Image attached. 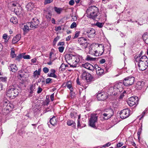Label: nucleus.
I'll return each mask as SVG.
<instances>
[{"label": "nucleus", "mask_w": 148, "mask_h": 148, "mask_svg": "<svg viewBox=\"0 0 148 148\" xmlns=\"http://www.w3.org/2000/svg\"><path fill=\"white\" fill-rule=\"evenodd\" d=\"M75 1L73 0H71L69 2V4L71 5H73Z\"/></svg>", "instance_id": "obj_51"}, {"label": "nucleus", "mask_w": 148, "mask_h": 148, "mask_svg": "<svg viewBox=\"0 0 148 148\" xmlns=\"http://www.w3.org/2000/svg\"><path fill=\"white\" fill-rule=\"evenodd\" d=\"M21 28L23 29L25 32H27L29 30L31 29V23L29 22L26 24H23L20 25Z\"/></svg>", "instance_id": "obj_12"}, {"label": "nucleus", "mask_w": 148, "mask_h": 148, "mask_svg": "<svg viewBox=\"0 0 148 148\" xmlns=\"http://www.w3.org/2000/svg\"><path fill=\"white\" fill-rule=\"evenodd\" d=\"M70 115L72 118H75L77 116L75 112V110L72 112H71Z\"/></svg>", "instance_id": "obj_34"}, {"label": "nucleus", "mask_w": 148, "mask_h": 148, "mask_svg": "<svg viewBox=\"0 0 148 148\" xmlns=\"http://www.w3.org/2000/svg\"><path fill=\"white\" fill-rule=\"evenodd\" d=\"M86 33L88 37L92 38L95 36V31L94 29L89 28L87 30Z\"/></svg>", "instance_id": "obj_16"}, {"label": "nucleus", "mask_w": 148, "mask_h": 148, "mask_svg": "<svg viewBox=\"0 0 148 148\" xmlns=\"http://www.w3.org/2000/svg\"><path fill=\"white\" fill-rule=\"evenodd\" d=\"M86 12L88 17L95 20L98 15L99 10L95 6L90 7L86 10Z\"/></svg>", "instance_id": "obj_2"}, {"label": "nucleus", "mask_w": 148, "mask_h": 148, "mask_svg": "<svg viewBox=\"0 0 148 148\" xmlns=\"http://www.w3.org/2000/svg\"><path fill=\"white\" fill-rule=\"evenodd\" d=\"M59 39V37L57 36L53 40V44L54 45H56L57 41Z\"/></svg>", "instance_id": "obj_43"}, {"label": "nucleus", "mask_w": 148, "mask_h": 148, "mask_svg": "<svg viewBox=\"0 0 148 148\" xmlns=\"http://www.w3.org/2000/svg\"><path fill=\"white\" fill-rule=\"evenodd\" d=\"M101 119L102 120H107L111 117V115L110 114L104 113L101 114Z\"/></svg>", "instance_id": "obj_19"}, {"label": "nucleus", "mask_w": 148, "mask_h": 148, "mask_svg": "<svg viewBox=\"0 0 148 148\" xmlns=\"http://www.w3.org/2000/svg\"><path fill=\"white\" fill-rule=\"evenodd\" d=\"M142 125H141V128L139 129L138 132L137 133L138 137L139 139L140 137V134H141L142 130Z\"/></svg>", "instance_id": "obj_38"}, {"label": "nucleus", "mask_w": 148, "mask_h": 148, "mask_svg": "<svg viewBox=\"0 0 148 148\" xmlns=\"http://www.w3.org/2000/svg\"><path fill=\"white\" fill-rule=\"evenodd\" d=\"M53 54V53L52 52L50 53V55H49V58L50 59V60H54L55 59L53 58L52 57V55Z\"/></svg>", "instance_id": "obj_53"}, {"label": "nucleus", "mask_w": 148, "mask_h": 148, "mask_svg": "<svg viewBox=\"0 0 148 148\" xmlns=\"http://www.w3.org/2000/svg\"><path fill=\"white\" fill-rule=\"evenodd\" d=\"M42 89L41 87H39L38 88L37 93L38 94H39L42 92Z\"/></svg>", "instance_id": "obj_49"}, {"label": "nucleus", "mask_w": 148, "mask_h": 148, "mask_svg": "<svg viewBox=\"0 0 148 148\" xmlns=\"http://www.w3.org/2000/svg\"><path fill=\"white\" fill-rule=\"evenodd\" d=\"M110 145L111 144L110 143H108L106 144L105 145H103V147H108L110 146Z\"/></svg>", "instance_id": "obj_58"}, {"label": "nucleus", "mask_w": 148, "mask_h": 148, "mask_svg": "<svg viewBox=\"0 0 148 148\" xmlns=\"http://www.w3.org/2000/svg\"><path fill=\"white\" fill-rule=\"evenodd\" d=\"M37 75H38V73L37 72V70H36L34 73L33 76L34 77H35Z\"/></svg>", "instance_id": "obj_57"}, {"label": "nucleus", "mask_w": 148, "mask_h": 148, "mask_svg": "<svg viewBox=\"0 0 148 148\" xmlns=\"http://www.w3.org/2000/svg\"><path fill=\"white\" fill-rule=\"evenodd\" d=\"M23 58L25 59H29L30 58V56L29 55H26L23 56Z\"/></svg>", "instance_id": "obj_54"}, {"label": "nucleus", "mask_w": 148, "mask_h": 148, "mask_svg": "<svg viewBox=\"0 0 148 148\" xmlns=\"http://www.w3.org/2000/svg\"><path fill=\"white\" fill-rule=\"evenodd\" d=\"M135 80V78L132 76L127 77L124 79L123 82L124 85L126 86L131 85L133 84Z\"/></svg>", "instance_id": "obj_8"}, {"label": "nucleus", "mask_w": 148, "mask_h": 148, "mask_svg": "<svg viewBox=\"0 0 148 148\" xmlns=\"http://www.w3.org/2000/svg\"><path fill=\"white\" fill-rule=\"evenodd\" d=\"M89 53L90 54L92 55H94L96 56V49H95L93 48L90 47L89 48Z\"/></svg>", "instance_id": "obj_28"}, {"label": "nucleus", "mask_w": 148, "mask_h": 148, "mask_svg": "<svg viewBox=\"0 0 148 148\" xmlns=\"http://www.w3.org/2000/svg\"><path fill=\"white\" fill-rule=\"evenodd\" d=\"M53 0H45L44 2V4L46 5L52 2Z\"/></svg>", "instance_id": "obj_44"}, {"label": "nucleus", "mask_w": 148, "mask_h": 148, "mask_svg": "<svg viewBox=\"0 0 148 148\" xmlns=\"http://www.w3.org/2000/svg\"><path fill=\"white\" fill-rule=\"evenodd\" d=\"M123 144V143L122 142H119L116 145L117 147H121Z\"/></svg>", "instance_id": "obj_55"}, {"label": "nucleus", "mask_w": 148, "mask_h": 148, "mask_svg": "<svg viewBox=\"0 0 148 148\" xmlns=\"http://www.w3.org/2000/svg\"><path fill=\"white\" fill-rule=\"evenodd\" d=\"M136 65H138L139 69L141 71L146 69L148 66V58L145 56H141L140 53L135 56Z\"/></svg>", "instance_id": "obj_1"}, {"label": "nucleus", "mask_w": 148, "mask_h": 148, "mask_svg": "<svg viewBox=\"0 0 148 148\" xmlns=\"http://www.w3.org/2000/svg\"><path fill=\"white\" fill-rule=\"evenodd\" d=\"M77 27V24L75 22H73L71 24L70 26V28L71 29H73Z\"/></svg>", "instance_id": "obj_40"}, {"label": "nucleus", "mask_w": 148, "mask_h": 148, "mask_svg": "<svg viewBox=\"0 0 148 148\" xmlns=\"http://www.w3.org/2000/svg\"><path fill=\"white\" fill-rule=\"evenodd\" d=\"M67 125L69 126H72V127L74 129L75 128L76 124L72 120H68Z\"/></svg>", "instance_id": "obj_27"}, {"label": "nucleus", "mask_w": 148, "mask_h": 148, "mask_svg": "<svg viewBox=\"0 0 148 148\" xmlns=\"http://www.w3.org/2000/svg\"><path fill=\"white\" fill-rule=\"evenodd\" d=\"M23 54H20L17 56L16 59H17L23 58Z\"/></svg>", "instance_id": "obj_52"}, {"label": "nucleus", "mask_w": 148, "mask_h": 148, "mask_svg": "<svg viewBox=\"0 0 148 148\" xmlns=\"http://www.w3.org/2000/svg\"><path fill=\"white\" fill-rule=\"evenodd\" d=\"M75 93L73 92V91H70V96L72 98H73L75 97Z\"/></svg>", "instance_id": "obj_47"}, {"label": "nucleus", "mask_w": 148, "mask_h": 148, "mask_svg": "<svg viewBox=\"0 0 148 148\" xmlns=\"http://www.w3.org/2000/svg\"><path fill=\"white\" fill-rule=\"evenodd\" d=\"M58 120L57 118L55 116H53L49 120L50 123L53 125L54 126L56 125L57 122Z\"/></svg>", "instance_id": "obj_22"}, {"label": "nucleus", "mask_w": 148, "mask_h": 148, "mask_svg": "<svg viewBox=\"0 0 148 148\" xmlns=\"http://www.w3.org/2000/svg\"><path fill=\"white\" fill-rule=\"evenodd\" d=\"M64 49V47L63 46L58 47L60 53H62L63 52Z\"/></svg>", "instance_id": "obj_45"}, {"label": "nucleus", "mask_w": 148, "mask_h": 148, "mask_svg": "<svg viewBox=\"0 0 148 148\" xmlns=\"http://www.w3.org/2000/svg\"><path fill=\"white\" fill-rule=\"evenodd\" d=\"M43 71L45 73H47L49 72V69L47 67H45L43 69Z\"/></svg>", "instance_id": "obj_46"}, {"label": "nucleus", "mask_w": 148, "mask_h": 148, "mask_svg": "<svg viewBox=\"0 0 148 148\" xmlns=\"http://www.w3.org/2000/svg\"><path fill=\"white\" fill-rule=\"evenodd\" d=\"M10 21L14 24H16L17 23L18 21L17 18L15 17H12L10 19Z\"/></svg>", "instance_id": "obj_32"}, {"label": "nucleus", "mask_w": 148, "mask_h": 148, "mask_svg": "<svg viewBox=\"0 0 148 148\" xmlns=\"http://www.w3.org/2000/svg\"><path fill=\"white\" fill-rule=\"evenodd\" d=\"M112 118L113 119L112 121V123H113V125L112 124V126L116 124L118 122V119L115 116H112Z\"/></svg>", "instance_id": "obj_30"}, {"label": "nucleus", "mask_w": 148, "mask_h": 148, "mask_svg": "<svg viewBox=\"0 0 148 148\" xmlns=\"http://www.w3.org/2000/svg\"><path fill=\"white\" fill-rule=\"evenodd\" d=\"M48 14L49 15H46V17L48 20L50 21L51 19V14L50 13H48Z\"/></svg>", "instance_id": "obj_48"}, {"label": "nucleus", "mask_w": 148, "mask_h": 148, "mask_svg": "<svg viewBox=\"0 0 148 148\" xmlns=\"http://www.w3.org/2000/svg\"><path fill=\"white\" fill-rule=\"evenodd\" d=\"M61 27L60 26H58L56 28L55 30L56 31H58L61 30Z\"/></svg>", "instance_id": "obj_63"}, {"label": "nucleus", "mask_w": 148, "mask_h": 148, "mask_svg": "<svg viewBox=\"0 0 148 148\" xmlns=\"http://www.w3.org/2000/svg\"><path fill=\"white\" fill-rule=\"evenodd\" d=\"M7 78L6 77H0V82H7Z\"/></svg>", "instance_id": "obj_37"}, {"label": "nucleus", "mask_w": 148, "mask_h": 148, "mask_svg": "<svg viewBox=\"0 0 148 148\" xmlns=\"http://www.w3.org/2000/svg\"><path fill=\"white\" fill-rule=\"evenodd\" d=\"M130 114V110L129 109H124L122 110L120 113V117L122 119H125L127 118Z\"/></svg>", "instance_id": "obj_10"}, {"label": "nucleus", "mask_w": 148, "mask_h": 148, "mask_svg": "<svg viewBox=\"0 0 148 148\" xmlns=\"http://www.w3.org/2000/svg\"><path fill=\"white\" fill-rule=\"evenodd\" d=\"M51 73H49L48 74V75L50 77H52L54 78H56L57 76L55 74L56 72L55 70L54 69H51L50 70Z\"/></svg>", "instance_id": "obj_25"}, {"label": "nucleus", "mask_w": 148, "mask_h": 148, "mask_svg": "<svg viewBox=\"0 0 148 148\" xmlns=\"http://www.w3.org/2000/svg\"><path fill=\"white\" fill-rule=\"evenodd\" d=\"M96 74L98 75L101 76L104 74L103 70L100 67H98L96 69Z\"/></svg>", "instance_id": "obj_21"}, {"label": "nucleus", "mask_w": 148, "mask_h": 148, "mask_svg": "<svg viewBox=\"0 0 148 148\" xmlns=\"http://www.w3.org/2000/svg\"><path fill=\"white\" fill-rule=\"evenodd\" d=\"M64 45V42H58V46H60V45L63 46Z\"/></svg>", "instance_id": "obj_59"}, {"label": "nucleus", "mask_w": 148, "mask_h": 148, "mask_svg": "<svg viewBox=\"0 0 148 148\" xmlns=\"http://www.w3.org/2000/svg\"><path fill=\"white\" fill-rule=\"evenodd\" d=\"M146 111H147L146 110H145L144 111V112H143V113H142V114L141 115V118H142L145 115V113L146 112Z\"/></svg>", "instance_id": "obj_64"}, {"label": "nucleus", "mask_w": 148, "mask_h": 148, "mask_svg": "<svg viewBox=\"0 0 148 148\" xmlns=\"http://www.w3.org/2000/svg\"><path fill=\"white\" fill-rule=\"evenodd\" d=\"M21 38V35L20 34H18L13 38L12 42L13 44H15Z\"/></svg>", "instance_id": "obj_24"}, {"label": "nucleus", "mask_w": 148, "mask_h": 148, "mask_svg": "<svg viewBox=\"0 0 148 148\" xmlns=\"http://www.w3.org/2000/svg\"><path fill=\"white\" fill-rule=\"evenodd\" d=\"M52 80V79L50 78H48L46 79V82L47 84H49L50 82Z\"/></svg>", "instance_id": "obj_50"}, {"label": "nucleus", "mask_w": 148, "mask_h": 148, "mask_svg": "<svg viewBox=\"0 0 148 148\" xmlns=\"http://www.w3.org/2000/svg\"><path fill=\"white\" fill-rule=\"evenodd\" d=\"M97 116L96 115H92L90 119L89 125L91 126L94 128H95V123L97 121Z\"/></svg>", "instance_id": "obj_11"}, {"label": "nucleus", "mask_w": 148, "mask_h": 148, "mask_svg": "<svg viewBox=\"0 0 148 148\" xmlns=\"http://www.w3.org/2000/svg\"><path fill=\"white\" fill-rule=\"evenodd\" d=\"M103 23L99 22H97L95 25L99 28H101L103 26Z\"/></svg>", "instance_id": "obj_39"}, {"label": "nucleus", "mask_w": 148, "mask_h": 148, "mask_svg": "<svg viewBox=\"0 0 148 148\" xmlns=\"http://www.w3.org/2000/svg\"><path fill=\"white\" fill-rule=\"evenodd\" d=\"M62 86L65 87L66 86L69 89L70 91L73 90V88L72 87L71 84L70 82H68L66 83H64L62 85Z\"/></svg>", "instance_id": "obj_26"}, {"label": "nucleus", "mask_w": 148, "mask_h": 148, "mask_svg": "<svg viewBox=\"0 0 148 148\" xmlns=\"http://www.w3.org/2000/svg\"><path fill=\"white\" fill-rule=\"evenodd\" d=\"M65 58L70 63L74 64H77L82 59V56H75L71 54H66Z\"/></svg>", "instance_id": "obj_3"}, {"label": "nucleus", "mask_w": 148, "mask_h": 148, "mask_svg": "<svg viewBox=\"0 0 148 148\" xmlns=\"http://www.w3.org/2000/svg\"><path fill=\"white\" fill-rule=\"evenodd\" d=\"M77 127H83V126H81V125L80 124V121H79V120H77Z\"/></svg>", "instance_id": "obj_61"}, {"label": "nucleus", "mask_w": 148, "mask_h": 148, "mask_svg": "<svg viewBox=\"0 0 148 148\" xmlns=\"http://www.w3.org/2000/svg\"><path fill=\"white\" fill-rule=\"evenodd\" d=\"M95 47H96L95 50L96 56H101L103 54L104 50V48L103 45L97 44H96Z\"/></svg>", "instance_id": "obj_7"}, {"label": "nucleus", "mask_w": 148, "mask_h": 148, "mask_svg": "<svg viewBox=\"0 0 148 148\" xmlns=\"http://www.w3.org/2000/svg\"><path fill=\"white\" fill-rule=\"evenodd\" d=\"M34 8V4L32 2L28 3L26 6V8L28 11H31Z\"/></svg>", "instance_id": "obj_23"}, {"label": "nucleus", "mask_w": 148, "mask_h": 148, "mask_svg": "<svg viewBox=\"0 0 148 148\" xmlns=\"http://www.w3.org/2000/svg\"><path fill=\"white\" fill-rule=\"evenodd\" d=\"M68 63L70 65V66L71 67L74 68H75L77 66L76 64H71V63H69V62H68Z\"/></svg>", "instance_id": "obj_56"}, {"label": "nucleus", "mask_w": 148, "mask_h": 148, "mask_svg": "<svg viewBox=\"0 0 148 148\" xmlns=\"http://www.w3.org/2000/svg\"><path fill=\"white\" fill-rule=\"evenodd\" d=\"M119 90L113 86V90L112 91V97L114 98L115 99H122L124 96V94L126 93V91L124 90L122 93H121L123 91L120 90Z\"/></svg>", "instance_id": "obj_4"}, {"label": "nucleus", "mask_w": 148, "mask_h": 148, "mask_svg": "<svg viewBox=\"0 0 148 148\" xmlns=\"http://www.w3.org/2000/svg\"><path fill=\"white\" fill-rule=\"evenodd\" d=\"M81 77L83 79L85 80L87 82H90L95 80L94 78L90 74L85 71H83Z\"/></svg>", "instance_id": "obj_6"}, {"label": "nucleus", "mask_w": 148, "mask_h": 148, "mask_svg": "<svg viewBox=\"0 0 148 148\" xmlns=\"http://www.w3.org/2000/svg\"><path fill=\"white\" fill-rule=\"evenodd\" d=\"M114 99L115 100H112V101H113L112 102V106L114 108H116L117 107V103H118V101L117 100V99H115L114 98H112V97L111 100H112V98Z\"/></svg>", "instance_id": "obj_29"}, {"label": "nucleus", "mask_w": 148, "mask_h": 148, "mask_svg": "<svg viewBox=\"0 0 148 148\" xmlns=\"http://www.w3.org/2000/svg\"><path fill=\"white\" fill-rule=\"evenodd\" d=\"M3 38L5 39V42H7L9 38H8V35L6 34H4L3 36Z\"/></svg>", "instance_id": "obj_36"}, {"label": "nucleus", "mask_w": 148, "mask_h": 148, "mask_svg": "<svg viewBox=\"0 0 148 148\" xmlns=\"http://www.w3.org/2000/svg\"><path fill=\"white\" fill-rule=\"evenodd\" d=\"M138 99L137 97H132L129 98L127 101V103L130 106H132L138 104Z\"/></svg>", "instance_id": "obj_9"}, {"label": "nucleus", "mask_w": 148, "mask_h": 148, "mask_svg": "<svg viewBox=\"0 0 148 148\" xmlns=\"http://www.w3.org/2000/svg\"><path fill=\"white\" fill-rule=\"evenodd\" d=\"M54 94L53 93L50 96V99L52 101H53L54 100Z\"/></svg>", "instance_id": "obj_60"}, {"label": "nucleus", "mask_w": 148, "mask_h": 148, "mask_svg": "<svg viewBox=\"0 0 148 148\" xmlns=\"http://www.w3.org/2000/svg\"><path fill=\"white\" fill-rule=\"evenodd\" d=\"M108 97V95L104 92L99 93L97 95V98L98 100L103 101Z\"/></svg>", "instance_id": "obj_14"}, {"label": "nucleus", "mask_w": 148, "mask_h": 148, "mask_svg": "<svg viewBox=\"0 0 148 148\" xmlns=\"http://www.w3.org/2000/svg\"><path fill=\"white\" fill-rule=\"evenodd\" d=\"M123 82H116L115 83L114 86H113L114 88H118L120 90H123Z\"/></svg>", "instance_id": "obj_18"}, {"label": "nucleus", "mask_w": 148, "mask_h": 148, "mask_svg": "<svg viewBox=\"0 0 148 148\" xmlns=\"http://www.w3.org/2000/svg\"><path fill=\"white\" fill-rule=\"evenodd\" d=\"M31 23V27L32 28H37L38 25L39 24V21L37 18H33L32 21L30 22Z\"/></svg>", "instance_id": "obj_15"}, {"label": "nucleus", "mask_w": 148, "mask_h": 148, "mask_svg": "<svg viewBox=\"0 0 148 148\" xmlns=\"http://www.w3.org/2000/svg\"><path fill=\"white\" fill-rule=\"evenodd\" d=\"M9 69L10 71L13 72H16L18 70L15 64H10Z\"/></svg>", "instance_id": "obj_20"}, {"label": "nucleus", "mask_w": 148, "mask_h": 148, "mask_svg": "<svg viewBox=\"0 0 148 148\" xmlns=\"http://www.w3.org/2000/svg\"><path fill=\"white\" fill-rule=\"evenodd\" d=\"M80 34V32L79 31H77L75 32V35L73 38V39H74L75 38H77L79 34Z\"/></svg>", "instance_id": "obj_41"}, {"label": "nucleus", "mask_w": 148, "mask_h": 148, "mask_svg": "<svg viewBox=\"0 0 148 148\" xmlns=\"http://www.w3.org/2000/svg\"><path fill=\"white\" fill-rule=\"evenodd\" d=\"M54 10L58 14H60L62 10V8H58L57 7H54Z\"/></svg>", "instance_id": "obj_33"}, {"label": "nucleus", "mask_w": 148, "mask_h": 148, "mask_svg": "<svg viewBox=\"0 0 148 148\" xmlns=\"http://www.w3.org/2000/svg\"><path fill=\"white\" fill-rule=\"evenodd\" d=\"M10 55L11 57L12 58H14L16 57V55L15 54V51L13 50V49H11V52L10 53Z\"/></svg>", "instance_id": "obj_35"}, {"label": "nucleus", "mask_w": 148, "mask_h": 148, "mask_svg": "<svg viewBox=\"0 0 148 148\" xmlns=\"http://www.w3.org/2000/svg\"><path fill=\"white\" fill-rule=\"evenodd\" d=\"M50 108H51V107L49 106V107L46 108V109L43 111V113H45L47 112L51 111V109Z\"/></svg>", "instance_id": "obj_42"}, {"label": "nucleus", "mask_w": 148, "mask_h": 148, "mask_svg": "<svg viewBox=\"0 0 148 148\" xmlns=\"http://www.w3.org/2000/svg\"><path fill=\"white\" fill-rule=\"evenodd\" d=\"M71 38V36H69L67 37L66 38V41H69Z\"/></svg>", "instance_id": "obj_62"}, {"label": "nucleus", "mask_w": 148, "mask_h": 148, "mask_svg": "<svg viewBox=\"0 0 148 148\" xmlns=\"http://www.w3.org/2000/svg\"><path fill=\"white\" fill-rule=\"evenodd\" d=\"M143 40L147 44H148V35L147 34H144L142 36Z\"/></svg>", "instance_id": "obj_31"}, {"label": "nucleus", "mask_w": 148, "mask_h": 148, "mask_svg": "<svg viewBox=\"0 0 148 148\" xmlns=\"http://www.w3.org/2000/svg\"><path fill=\"white\" fill-rule=\"evenodd\" d=\"M78 41L79 45L81 46L82 47L84 48H86L87 45L86 44L87 41L86 39L84 38H79L78 39Z\"/></svg>", "instance_id": "obj_13"}, {"label": "nucleus", "mask_w": 148, "mask_h": 148, "mask_svg": "<svg viewBox=\"0 0 148 148\" xmlns=\"http://www.w3.org/2000/svg\"><path fill=\"white\" fill-rule=\"evenodd\" d=\"M18 94L17 89L13 86H9L6 92L7 95L11 99H14Z\"/></svg>", "instance_id": "obj_5"}, {"label": "nucleus", "mask_w": 148, "mask_h": 148, "mask_svg": "<svg viewBox=\"0 0 148 148\" xmlns=\"http://www.w3.org/2000/svg\"><path fill=\"white\" fill-rule=\"evenodd\" d=\"M82 66L86 69L92 71H93L95 69L94 66L92 65L88 62L82 64Z\"/></svg>", "instance_id": "obj_17"}]
</instances>
